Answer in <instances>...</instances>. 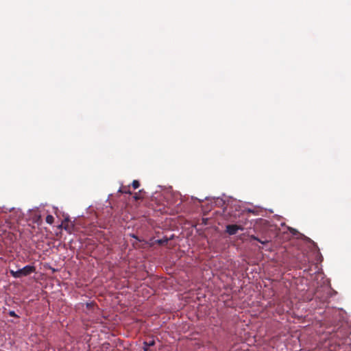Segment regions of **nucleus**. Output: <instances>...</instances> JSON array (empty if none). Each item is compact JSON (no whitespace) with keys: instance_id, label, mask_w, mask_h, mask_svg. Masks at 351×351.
I'll return each mask as SVG.
<instances>
[{"instance_id":"nucleus-7","label":"nucleus","mask_w":351,"mask_h":351,"mask_svg":"<svg viewBox=\"0 0 351 351\" xmlns=\"http://www.w3.org/2000/svg\"><path fill=\"white\" fill-rule=\"evenodd\" d=\"M54 221V217L51 215H48L47 217H46V222L49 224H52Z\"/></svg>"},{"instance_id":"nucleus-12","label":"nucleus","mask_w":351,"mask_h":351,"mask_svg":"<svg viewBox=\"0 0 351 351\" xmlns=\"http://www.w3.org/2000/svg\"><path fill=\"white\" fill-rule=\"evenodd\" d=\"M143 350H144V351H152V350L149 349V347H148V346H145V345H144V346H143Z\"/></svg>"},{"instance_id":"nucleus-3","label":"nucleus","mask_w":351,"mask_h":351,"mask_svg":"<svg viewBox=\"0 0 351 351\" xmlns=\"http://www.w3.org/2000/svg\"><path fill=\"white\" fill-rule=\"evenodd\" d=\"M60 227H63V228L68 231L69 233H71L72 230L73 229V225H69V221L68 219H65V221H63L62 224Z\"/></svg>"},{"instance_id":"nucleus-1","label":"nucleus","mask_w":351,"mask_h":351,"mask_svg":"<svg viewBox=\"0 0 351 351\" xmlns=\"http://www.w3.org/2000/svg\"><path fill=\"white\" fill-rule=\"evenodd\" d=\"M36 271V268L32 265H26L22 269H19L17 271H10L11 275L14 278H19L23 276H27Z\"/></svg>"},{"instance_id":"nucleus-6","label":"nucleus","mask_w":351,"mask_h":351,"mask_svg":"<svg viewBox=\"0 0 351 351\" xmlns=\"http://www.w3.org/2000/svg\"><path fill=\"white\" fill-rule=\"evenodd\" d=\"M119 192L121 193L131 194V192L130 191V186H123L119 190Z\"/></svg>"},{"instance_id":"nucleus-13","label":"nucleus","mask_w":351,"mask_h":351,"mask_svg":"<svg viewBox=\"0 0 351 351\" xmlns=\"http://www.w3.org/2000/svg\"><path fill=\"white\" fill-rule=\"evenodd\" d=\"M86 306H87L88 308H90V307L92 306V304H90V303H87V304H86Z\"/></svg>"},{"instance_id":"nucleus-5","label":"nucleus","mask_w":351,"mask_h":351,"mask_svg":"<svg viewBox=\"0 0 351 351\" xmlns=\"http://www.w3.org/2000/svg\"><path fill=\"white\" fill-rule=\"evenodd\" d=\"M250 239H252V240H256V241H258V242H260V243H262V244H266V243H269V240H267V239H266V240H264V241H263V240H261V239H258L257 237H256V236H254V235H251V236H250Z\"/></svg>"},{"instance_id":"nucleus-8","label":"nucleus","mask_w":351,"mask_h":351,"mask_svg":"<svg viewBox=\"0 0 351 351\" xmlns=\"http://www.w3.org/2000/svg\"><path fill=\"white\" fill-rule=\"evenodd\" d=\"M132 185L134 189H136L139 187L140 183L138 180H133Z\"/></svg>"},{"instance_id":"nucleus-10","label":"nucleus","mask_w":351,"mask_h":351,"mask_svg":"<svg viewBox=\"0 0 351 351\" xmlns=\"http://www.w3.org/2000/svg\"><path fill=\"white\" fill-rule=\"evenodd\" d=\"M142 193V190L139 191L138 193H135L134 197L135 199H140L142 197L140 196V194Z\"/></svg>"},{"instance_id":"nucleus-11","label":"nucleus","mask_w":351,"mask_h":351,"mask_svg":"<svg viewBox=\"0 0 351 351\" xmlns=\"http://www.w3.org/2000/svg\"><path fill=\"white\" fill-rule=\"evenodd\" d=\"M9 315H10L11 317H18V316L16 315V314L15 313V312H14V311H10V312H9Z\"/></svg>"},{"instance_id":"nucleus-9","label":"nucleus","mask_w":351,"mask_h":351,"mask_svg":"<svg viewBox=\"0 0 351 351\" xmlns=\"http://www.w3.org/2000/svg\"><path fill=\"white\" fill-rule=\"evenodd\" d=\"M143 344L145 346L151 347L153 346L155 344V341L154 340H150L149 341H145Z\"/></svg>"},{"instance_id":"nucleus-4","label":"nucleus","mask_w":351,"mask_h":351,"mask_svg":"<svg viewBox=\"0 0 351 351\" xmlns=\"http://www.w3.org/2000/svg\"><path fill=\"white\" fill-rule=\"evenodd\" d=\"M169 240V239L167 237H165L160 239H158L156 243L160 245H164L168 243Z\"/></svg>"},{"instance_id":"nucleus-2","label":"nucleus","mask_w":351,"mask_h":351,"mask_svg":"<svg viewBox=\"0 0 351 351\" xmlns=\"http://www.w3.org/2000/svg\"><path fill=\"white\" fill-rule=\"evenodd\" d=\"M243 226L237 224H229L226 227V232L230 235L236 234L238 230H243Z\"/></svg>"}]
</instances>
